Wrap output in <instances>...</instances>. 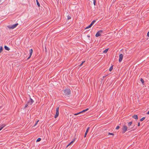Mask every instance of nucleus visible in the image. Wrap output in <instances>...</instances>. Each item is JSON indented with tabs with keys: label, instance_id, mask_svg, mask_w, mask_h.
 <instances>
[{
	"label": "nucleus",
	"instance_id": "1",
	"mask_svg": "<svg viewBox=\"0 0 149 149\" xmlns=\"http://www.w3.org/2000/svg\"><path fill=\"white\" fill-rule=\"evenodd\" d=\"M63 94L66 96L69 97L71 93V90L70 89L66 88L63 90Z\"/></svg>",
	"mask_w": 149,
	"mask_h": 149
},
{
	"label": "nucleus",
	"instance_id": "2",
	"mask_svg": "<svg viewBox=\"0 0 149 149\" xmlns=\"http://www.w3.org/2000/svg\"><path fill=\"white\" fill-rule=\"evenodd\" d=\"M18 25V23H16L11 26H8L7 27L10 29H14Z\"/></svg>",
	"mask_w": 149,
	"mask_h": 149
},
{
	"label": "nucleus",
	"instance_id": "3",
	"mask_svg": "<svg viewBox=\"0 0 149 149\" xmlns=\"http://www.w3.org/2000/svg\"><path fill=\"white\" fill-rule=\"evenodd\" d=\"M103 31L101 30L98 31L95 34V36L96 37H98L100 36L101 35V34L102 33Z\"/></svg>",
	"mask_w": 149,
	"mask_h": 149
},
{
	"label": "nucleus",
	"instance_id": "4",
	"mask_svg": "<svg viewBox=\"0 0 149 149\" xmlns=\"http://www.w3.org/2000/svg\"><path fill=\"white\" fill-rule=\"evenodd\" d=\"M127 127L126 125H124L123 127L122 133H125L127 131Z\"/></svg>",
	"mask_w": 149,
	"mask_h": 149
},
{
	"label": "nucleus",
	"instance_id": "5",
	"mask_svg": "<svg viewBox=\"0 0 149 149\" xmlns=\"http://www.w3.org/2000/svg\"><path fill=\"white\" fill-rule=\"evenodd\" d=\"M33 100L31 98L30 96V99L29 101L27 102L29 104V105H31L33 102Z\"/></svg>",
	"mask_w": 149,
	"mask_h": 149
},
{
	"label": "nucleus",
	"instance_id": "6",
	"mask_svg": "<svg viewBox=\"0 0 149 149\" xmlns=\"http://www.w3.org/2000/svg\"><path fill=\"white\" fill-rule=\"evenodd\" d=\"M123 56L122 54H120L119 56V58L118 60V61L119 62H120L122 61L123 58Z\"/></svg>",
	"mask_w": 149,
	"mask_h": 149
},
{
	"label": "nucleus",
	"instance_id": "7",
	"mask_svg": "<svg viewBox=\"0 0 149 149\" xmlns=\"http://www.w3.org/2000/svg\"><path fill=\"white\" fill-rule=\"evenodd\" d=\"M33 49H30L29 50L30 55L29 57L27 58V59H29L31 57L33 53Z\"/></svg>",
	"mask_w": 149,
	"mask_h": 149
},
{
	"label": "nucleus",
	"instance_id": "8",
	"mask_svg": "<svg viewBox=\"0 0 149 149\" xmlns=\"http://www.w3.org/2000/svg\"><path fill=\"white\" fill-rule=\"evenodd\" d=\"M89 129H90V127H88L87 129L86 130V131L85 133V135H84V137H85L86 135H87V133H88V131L89 130Z\"/></svg>",
	"mask_w": 149,
	"mask_h": 149
},
{
	"label": "nucleus",
	"instance_id": "9",
	"mask_svg": "<svg viewBox=\"0 0 149 149\" xmlns=\"http://www.w3.org/2000/svg\"><path fill=\"white\" fill-rule=\"evenodd\" d=\"M58 115H59V111H56V113L55 115V116H54V118H56L58 116Z\"/></svg>",
	"mask_w": 149,
	"mask_h": 149
},
{
	"label": "nucleus",
	"instance_id": "10",
	"mask_svg": "<svg viewBox=\"0 0 149 149\" xmlns=\"http://www.w3.org/2000/svg\"><path fill=\"white\" fill-rule=\"evenodd\" d=\"M6 126V125L3 124L0 126V131L4 127Z\"/></svg>",
	"mask_w": 149,
	"mask_h": 149
},
{
	"label": "nucleus",
	"instance_id": "11",
	"mask_svg": "<svg viewBox=\"0 0 149 149\" xmlns=\"http://www.w3.org/2000/svg\"><path fill=\"white\" fill-rule=\"evenodd\" d=\"M132 117L135 119L137 120L138 119V116L137 115H134L132 116Z\"/></svg>",
	"mask_w": 149,
	"mask_h": 149
},
{
	"label": "nucleus",
	"instance_id": "12",
	"mask_svg": "<svg viewBox=\"0 0 149 149\" xmlns=\"http://www.w3.org/2000/svg\"><path fill=\"white\" fill-rule=\"evenodd\" d=\"M4 48L5 50L7 51H9L10 50V49L6 45L4 46Z\"/></svg>",
	"mask_w": 149,
	"mask_h": 149
},
{
	"label": "nucleus",
	"instance_id": "13",
	"mask_svg": "<svg viewBox=\"0 0 149 149\" xmlns=\"http://www.w3.org/2000/svg\"><path fill=\"white\" fill-rule=\"evenodd\" d=\"M95 22H96V21L95 20L93 21L90 24L92 26L94 24V23Z\"/></svg>",
	"mask_w": 149,
	"mask_h": 149
},
{
	"label": "nucleus",
	"instance_id": "14",
	"mask_svg": "<svg viewBox=\"0 0 149 149\" xmlns=\"http://www.w3.org/2000/svg\"><path fill=\"white\" fill-rule=\"evenodd\" d=\"M108 49H109L108 48L105 49L103 51V53H106L108 51Z\"/></svg>",
	"mask_w": 149,
	"mask_h": 149
},
{
	"label": "nucleus",
	"instance_id": "15",
	"mask_svg": "<svg viewBox=\"0 0 149 149\" xmlns=\"http://www.w3.org/2000/svg\"><path fill=\"white\" fill-rule=\"evenodd\" d=\"M29 104L28 103V102H27V103L25 104V107L24 108V109H25L29 105Z\"/></svg>",
	"mask_w": 149,
	"mask_h": 149
},
{
	"label": "nucleus",
	"instance_id": "16",
	"mask_svg": "<svg viewBox=\"0 0 149 149\" xmlns=\"http://www.w3.org/2000/svg\"><path fill=\"white\" fill-rule=\"evenodd\" d=\"M132 122H130L129 123H128V126L129 127L132 124Z\"/></svg>",
	"mask_w": 149,
	"mask_h": 149
},
{
	"label": "nucleus",
	"instance_id": "17",
	"mask_svg": "<svg viewBox=\"0 0 149 149\" xmlns=\"http://www.w3.org/2000/svg\"><path fill=\"white\" fill-rule=\"evenodd\" d=\"M41 139L40 138H38L36 141V142H38L40 141L41 140Z\"/></svg>",
	"mask_w": 149,
	"mask_h": 149
},
{
	"label": "nucleus",
	"instance_id": "18",
	"mask_svg": "<svg viewBox=\"0 0 149 149\" xmlns=\"http://www.w3.org/2000/svg\"><path fill=\"white\" fill-rule=\"evenodd\" d=\"M3 48L2 46L0 47V53L3 51Z\"/></svg>",
	"mask_w": 149,
	"mask_h": 149
},
{
	"label": "nucleus",
	"instance_id": "19",
	"mask_svg": "<svg viewBox=\"0 0 149 149\" xmlns=\"http://www.w3.org/2000/svg\"><path fill=\"white\" fill-rule=\"evenodd\" d=\"M36 3H37V5L38 6V7H40V3H39V2H38V0H36Z\"/></svg>",
	"mask_w": 149,
	"mask_h": 149
},
{
	"label": "nucleus",
	"instance_id": "20",
	"mask_svg": "<svg viewBox=\"0 0 149 149\" xmlns=\"http://www.w3.org/2000/svg\"><path fill=\"white\" fill-rule=\"evenodd\" d=\"M112 69H113V66H111L110 67V68H109V71H110V72H111V71L112 70Z\"/></svg>",
	"mask_w": 149,
	"mask_h": 149
},
{
	"label": "nucleus",
	"instance_id": "21",
	"mask_svg": "<svg viewBox=\"0 0 149 149\" xmlns=\"http://www.w3.org/2000/svg\"><path fill=\"white\" fill-rule=\"evenodd\" d=\"M74 141H75V140L74 139V140H73V141H72L69 144V145H71V144H72Z\"/></svg>",
	"mask_w": 149,
	"mask_h": 149
},
{
	"label": "nucleus",
	"instance_id": "22",
	"mask_svg": "<svg viewBox=\"0 0 149 149\" xmlns=\"http://www.w3.org/2000/svg\"><path fill=\"white\" fill-rule=\"evenodd\" d=\"M92 26L91 25H89L88 26H87L86 29H88V28H91Z\"/></svg>",
	"mask_w": 149,
	"mask_h": 149
},
{
	"label": "nucleus",
	"instance_id": "23",
	"mask_svg": "<svg viewBox=\"0 0 149 149\" xmlns=\"http://www.w3.org/2000/svg\"><path fill=\"white\" fill-rule=\"evenodd\" d=\"M145 118V117H143L140 120V121H143V120H144Z\"/></svg>",
	"mask_w": 149,
	"mask_h": 149
},
{
	"label": "nucleus",
	"instance_id": "24",
	"mask_svg": "<svg viewBox=\"0 0 149 149\" xmlns=\"http://www.w3.org/2000/svg\"><path fill=\"white\" fill-rule=\"evenodd\" d=\"M71 18V17H70V16H69V15H68L67 16V19L68 20H69Z\"/></svg>",
	"mask_w": 149,
	"mask_h": 149
},
{
	"label": "nucleus",
	"instance_id": "25",
	"mask_svg": "<svg viewBox=\"0 0 149 149\" xmlns=\"http://www.w3.org/2000/svg\"><path fill=\"white\" fill-rule=\"evenodd\" d=\"M85 62V61H83L81 63V64L79 65L80 66H81Z\"/></svg>",
	"mask_w": 149,
	"mask_h": 149
},
{
	"label": "nucleus",
	"instance_id": "26",
	"mask_svg": "<svg viewBox=\"0 0 149 149\" xmlns=\"http://www.w3.org/2000/svg\"><path fill=\"white\" fill-rule=\"evenodd\" d=\"M141 81L142 83H143L144 82V81L143 79L142 78L141 79Z\"/></svg>",
	"mask_w": 149,
	"mask_h": 149
},
{
	"label": "nucleus",
	"instance_id": "27",
	"mask_svg": "<svg viewBox=\"0 0 149 149\" xmlns=\"http://www.w3.org/2000/svg\"><path fill=\"white\" fill-rule=\"evenodd\" d=\"M80 114V112H79L78 113H75V114H74V115L75 116H77V115H78V114Z\"/></svg>",
	"mask_w": 149,
	"mask_h": 149
},
{
	"label": "nucleus",
	"instance_id": "28",
	"mask_svg": "<svg viewBox=\"0 0 149 149\" xmlns=\"http://www.w3.org/2000/svg\"><path fill=\"white\" fill-rule=\"evenodd\" d=\"M39 121V120H37V121L36 122V123H35V124L34 125V126H36V125L37 124H38V122Z\"/></svg>",
	"mask_w": 149,
	"mask_h": 149
},
{
	"label": "nucleus",
	"instance_id": "29",
	"mask_svg": "<svg viewBox=\"0 0 149 149\" xmlns=\"http://www.w3.org/2000/svg\"><path fill=\"white\" fill-rule=\"evenodd\" d=\"M108 135H112L113 136L114 135V134H113V133H111L109 132V134H108Z\"/></svg>",
	"mask_w": 149,
	"mask_h": 149
},
{
	"label": "nucleus",
	"instance_id": "30",
	"mask_svg": "<svg viewBox=\"0 0 149 149\" xmlns=\"http://www.w3.org/2000/svg\"><path fill=\"white\" fill-rule=\"evenodd\" d=\"M93 4L95 6L96 5V0H93Z\"/></svg>",
	"mask_w": 149,
	"mask_h": 149
},
{
	"label": "nucleus",
	"instance_id": "31",
	"mask_svg": "<svg viewBox=\"0 0 149 149\" xmlns=\"http://www.w3.org/2000/svg\"><path fill=\"white\" fill-rule=\"evenodd\" d=\"M119 128H120V127L119 126H117V127H116V130H118V129H119Z\"/></svg>",
	"mask_w": 149,
	"mask_h": 149
},
{
	"label": "nucleus",
	"instance_id": "32",
	"mask_svg": "<svg viewBox=\"0 0 149 149\" xmlns=\"http://www.w3.org/2000/svg\"><path fill=\"white\" fill-rule=\"evenodd\" d=\"M86 111H85V110H83L82 111H81V112H80V113H83V112H85Z\"/></svg>",
	"mask_w": 149,
	"mask_h": 149
},
{
	"label": "nucleus",
	"instance_id": "33",
	"mask_svg": "<svg viewBox=\"0 0 149 149\" xmlns=\"http://www.w3.org/2000/svg\"><path fill=\"white\" fill-rule=\"evenodd\" d=\"M59 111V107H58L56 108V111Z\"/></svg>",
	"mask_w": 149,
	"mask_h": 149
},
{
	"label": "nucleus",
	"instance_id": "34",
	"mask_svg": "<svg viewBox=\"0 0 149 149\" xmlns=\"http://www.w3.org/2000/svg\"><path fill=\"white\" fill-rule=\"evenodd\" d=\"M106 76H103V77H102V79H101V80H103V79H104V78L105 77H106Z\"/></svg>",
	"mask_w": 149,
	"mask_h": 149
},
{
	"label": "nucleus",
	"instance_id": "35",
	"mask_svg": "<svg viewBox=\"0 0 149 149\" xmlns=\"http://www.w3.org/2000/svg\"><path fill=\"white\" fill-rule=\"evenodd\" d=\"M147 36L148 37H149V31L147 33Z\"/></svg>",
	"mask_w": 149,
	"mask_h": 149
},
{
	"label": "nucleus",
	"instance_id": "36",
	"mask_svg": "<svg viewBox=\"0 0 149 149\" xmlns=\"http://www.w3.org/2000/svg\"><path fill=\"white\" fill-rule=\"evenodd\" d=\"M87 37H88V38H90V36L89 35H87Z\"/></svg>",
	"mask_w": 149,
	"mask_h": 149
},
{
	"label": "nucleus",
	"instance_id": "37",
	"mask_svg": "<svg viewBox=\"0 0 149 149\" xmlns=\"http://www.w3.org/2000/svg\"><path fill=\"white\" fill-rule=\"evenodd\" d=\"M138 126H139L140 125V123L139 122L138 123Z\"/></svg>",
	"mask_w": 149,
	"mask_h": 149
},
{
	"label": "nucleus",
	"instance_id": "38",
	"mask_svg": "<svg viewBox=\"0 0 149 149\" xmlns=\"http://www.w3.org/2000/svg\"><path fill=\"white\" fill-rule=\"evenodd\" d=\"M88 108H87V109H85V111H88Z\"/></svg>",
	"mask_w": 149,
	"mask_h": 149
},
{
	"label": "nucleus",
	"instance_id": "39",
	"mask_svg": "<svg viewBox=\"0 0 149 149\" xmlns=\"http://www.w3.org/2000/svg\"><path fill=\"white\" fill-rule=\"evenodd\" d=\"M147 114H149V110L148 111V112L147 113Z\"/></svg>",
	"mask_w": 149,
	"mask_h": 149
},
{
	"label": "nucleus",
	"instance_id": "40",
	"mask_svg": "<svg viewBox=\"0 0 149 149\" xmlns=\"http://www.w3.org/2000/svg\"><path fill=\"white\" fill-rule=\"evenodd\" d=\"M132 128H133V127L131 128V129H132ZM130 130V128H128V130Z\"/></svg>",
	"mask_w": 149,
	"mask_h": 149
},
{
	"label": "nucleus",
	"instance_id": "41",
	"mask_svg": "<svg viewBox=\"0 0 149 149\" xmlns=\"http://www.w3.org/2000/svg\"><path fill=\"white\" fill-rule=\"evenodd\" d=\"M70 145H69V144L67 146V147H68Z\"/></svg>",
	"mask_w": 149,
	"mask_h": 149
},
{
	"label": "nucleus",
	"instance_id": "42",
	"mask_svg": "<svg viewBox=\"0 0 149 149\" xmlns=\"http://www.w3.org/2000/svg\"><path fill=\"white\" fill-rule=\"evenodd\" d=\"M1 0H0V3L1 2Z\"/></svg>",
	"mask_w": 149,
	"mask_h": 149
}]
</instances>
